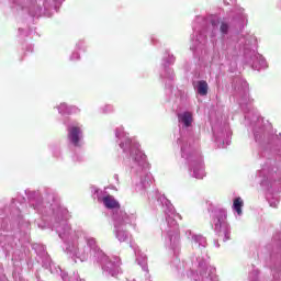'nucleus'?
I'll use <instances>...</instances> for the list:
<instances>
[{
    "label": "nucleus",
    "mask_w": 281,
    "mask_h": 281,
    "mask_svg": "<svg viewBox=\"0 0 281 281\" xmlns=\"http://www.w3.org/2000/svg\"><path fill=\"white\" fill-rule=\"evenodd\" d=\"M245 205V202L243 201L241 198H236L233 201V210H235V212H237V214L240 216V214H243V206Z\"/></svg>",
    "instance_id": "nucleus-4"
},
{
    "label": "nucleus",
    "mask_w": 281,
    "mask_h": 281,
    "mask_svg": "<svg viewBox=\"0 0 281 281\" xmlns=\"http://www.w3.org/2000/svg\"><path fill=\"white\" fill-rule=\"evenodd\" d=\"M220 32L227 34L229 32V24L227 22H221Z\"/></svg>",
    "instance_id": "nucleus-6"
},
{
    "label": "nucleus",
    "mask_w": 281,
    "mask_h": 281,
    "mask_svg": "<svg viewBox=\"0 0 281 281\" xmlns=\"http://www.w3.org/2000/svg\"><path fill=\"white\" fill-rule=\"evenodd\" d=\"M178 119L180 120V122H182L184 124V126L188 128L190 126H192V113L190 112H184L182 114L178 115Z\"/></svg>",
    "instance_id": "nucleus-3"
},
{
    "label": "nucleus",
    "mask_w": 281,
    "mask_h": 281,
    "mask_svg": "<svg viewBox=\"0 0 281 281\" xmlns=\"http://www.w3.org/2000/svg\"><path fill=\"white\" fill-rule=\"evenodd\" d=\"M207 81L205 80H201L198 82V93L200 95H205L207 93Z\"/></svg>",
    "instance_id": "nucleus-5"
},
{
    "label": "nucleus",
    "mask_w": 281,
    "mask_h": 281,
    "mask_svg": "<svg viewBox=\"0 0 281 281\" xmlns=\"http://www.w3.org/2000/svg\"><path fill=\"white\" fill-rule=\"evenodd\" d=\"M80 135H82V130L78 126H72L68 130V138L74 146H80Z\"/></svg>",
    "instance_id": "nucleus-1"
},
{
    "label": "nucleus",
    "mask_w": 281,
    "mask_h": 281,
    "mask_svg": "<svg viewBox=\"0 0 281 281\" xmlns=\"http://www.w3.org/2000/svg\"><path fill=\"white\" fill-rule=\"evenodd\" d=\"M104 206L108 210H120V202L111 194L103 196L102 199Z\"/></svg>",
    "instance_id": "nucleus-2"
}]
</instances>
